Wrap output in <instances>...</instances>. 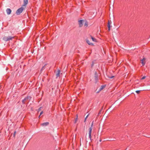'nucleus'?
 <instances>
[{
    "mask_svg": "<svg viewBox=\"0 0 150 150\" xmlns=\"http://www.w3.org/2000/svg\"><path fill=\"white\" fill-rule=\"evenodd\" d=\"M24 9V8L22 6L21 7H20L17 10L16 12V13L17 15H19L23 12Z\"/></svg>",
    "mask_w": 150,
    "mask_h": 150,
    "instance_id": "f257e3e1",
    "label": "nucleus"
},
{
    "mask_svg": "<svg viewBox=\"0 0 150 150\" xmlns=\"http://www.w3.org/2000/svg\"><path fill=\"white\" fill-rule=\"evenodd\" d=\"M13 37L8 36V37L5 36L3 38V40L5 41H8L10 40H12V39L14 38Z\"/></svg>",
    "mask_w": 150,
    "mask_h": 150,
    "instance_id": "f03ea898",
    "label": "nucleus"
},
{
    "mask_svg": "<svg viewBox=\"0 0 150 150\" xmlns=\"http://www.w3.org/2000/svg\"><path fill=\"white\" fill-rule=\"evenodd\" d=\"M93 122H92L91 125V126L89 128V130L88 132V134H89V138L90 140L91 139V132L92 129V127L93 125Z\"/></svg>",
    "mask_w": 150,
    "mask_h": 150,
    "instance_id": "7ed1b4c3",
    "label": "nucleus"
},
{
    "mask_svg": "<svg viewBox=\"0 0 150 150\" xmlns=\"http://www.w3.org/2000/svg\"><path fill=\"white\" fill-rule=\"evenodd\" d=\"M84 21L83 19L79 20L78 21L79 27H81L83 26V23L84 22Z\"/></svg>",
    "mask_w": 150,
    "mask_h": 150,
    "instance_id": "20e7f679",
    "label": "nucleus"
},
{
    "mask_svg": "<svg viewBox=\"0 0 150 150\" xmlns=\"http://www.w3.org/2000/svg\"><path fill=\"white\" fill-rule=\"evenodd\" d=\"M31 98V97L30 96L28 97H26L24 98L23 100H22V102L23 103H25L29 99V100Z\"/></svg>",
    "mask_w": 150,
    "mask_h": 150,
    "instance_id": "39448f33",
    "label": "nucleus"
},
{
    "mask_svg": "<svg viewBox=\"0 0 150 150\" xmlns=\"http://www.w3.org/2000/svg\"><path fill=\"white\" fill-rule=\"evenodd\" d=\"M114 77V76H105V78L107 80H110Z\"/></svg>",
    "mask_w": 150,
    "mask_h": 150,
    "instance_id": "423d86ee",
    "label": "nucleus"
},
{
    "mask_svg": "<svg viewBox=\"0 0 150 150\" xmlns=\"http://www.w3.org/2000/svg\"><path fill=\"white\" fill-rule=\"evenodd\" d=\"M7 13L8 15H10L11 12V10L9 8H8L6 10Z\"/></svg>",
    "mask_w": 150,
    "mask_h": 150,
    "instance_id": "0eeeda50",
    "label": "nucleus"
},
{
    "mask_svg": "<svg viewBox=\"0 0 150 150\" xmlns=\"http://www.w3.org/2000/svg\"><path fill=\"white\" fill-rule=\"evenodd\" d=\"M146 59L145 57H144L142 59H141V63H142V64L143 66L145 64Z\"/></svg>",
    "mask_w": 150,
    "mask_h": 150,
    "instance_id": "6e6552de",
    "label": "nucleus"
},
{
    "mask_svg": "<svg viewBox=\"0 0 150 150\" xmlns=\"http://www.w3.org/2000/svg\"><path fill=\"white\" fill-rule=\"evenodd\" d=\"M28 0H23V5L22 6H25L28 4Z\"/></svg>",
    "mask_w": 150,
    "mask_h": 150,
    "instance_id": "1a4fd4ad",
    "label": "nucleus"
},
{
    "mask_svg": "<svg viewBox=\"0 0 150 150\" xmlns=\"http://www.w3.org/2000/svg\"><path fill=\"white\" fill-rule=\"evenodd\" d=\"M86 42L89 45H93V43L90 42L87 39H86Z\"/></svg>",
    "mask_w": 150,
    "mask_h": 150,
    "instance_id": "9d476101",
    "label": "nucleus"
},
{
    "mask_svg": "<svg viewBox=\"0 0 150 150\" xmlns=\"http://www.w3.org/2000/svg\"><path fill=\"white\" fill-rule=\"evenodd\" d=\"M46 64H45L41 68V69L40 72V74H41V73L42 72V71L45 70V66L46 65Z\"/></svg>",
    "mask_w": 150,
    "mask_h": 150,
    "instance_id": "9b49d317",
    "label": "nucleus"
},
{
    "mask_svg": "<svg viewBox=\"0 0 150 150\" xmlns=\"http://www.w3.org/2000/svg\"><path fill=\"white\" fill-rule=\"evenodd\" d=\"M49 124V123L48 122H46L41 124V125L43 126H46L48 125Z\"/></svg>",
    "mask_w": 150,
    "mask_h": 150,
    "instance_id": "f8f14e48",
    "label": "nucleus"
},
{
    "mask_svg": "<svg viewBox=\"0 0 150 150\" xmlns=\"http://www.w3.org/2000/svg\"><path fill=\"white\" fill-rule=\"evenodd\" d=\"M105 87V85H102L101 86L100 88L99 89L100 91L102 90Z\"/></svg>",
    "mask_w": 150,
    "mask_h": 150,
    "instance_id": "ddd939ff",
    "label": "nucleus"
},
{
    "mask_svg": "<svg viewBox=\"0 0 150 150\" xmlns=\"http://www.w3.org/2000/svg\"><path fill=\"white\" fill-rule=\"evenodd\" d=\"M60 70L59 69L58 70L57 72L56 73V75H60Z\"/></svg>",
    "mask_w": 150,
    "mask_h": 150,
    "instance_id": "4468645a",
    "label": "nucleus"
},
{
    "mask_svg": "<svg viewBox=\"0 0 150 150\" xmlns=\"http://www.w3.org/2000/svg\"><path fill=\"white\" fill-rule=\"evenodd\" d=\"M85 23L84 24V25L85 26H88V22L86 21H84Z\"/></svg>",
    "mask_w": 150,
    "mask_h": 150,
    "instance_id": "2eb2a0df",
    "label": "nucleus"
},
{
    "mask_svg": "<svg viewBox=\"0 0 150 150\" xmlns=\"http://www.w3.org/2000/svg\"><path fill=\"white\" fill-rule=\"evenodd\" d=\"M100 91V90L99 89H97L96 90V93H99Z\"/></svg>",
    "mask_w": 150,
    "mask_h": 150,
    "instance_id": "dca6fc26",
    "label": "nucleus"
},
{
    "mask_svg": "<svg viewBox=\"0 0 150 150\" xmlns=\"http://www.w3.org/2000/svg\"><path fill=\"white\" fill-rule=\"evenodd\" d=\"M108 30L109 31L110 30V25H108Z\"/></svg>",
    "mask_w": 150,
    "mask_h": 150,
    "instance_id": "f3484780",
    "label": "nucleus"
},
{
    "mask_svg": "<svg viewBox=\"0 0 150 150\" xmlns=\"http://www.w3.org/2000/svg\"><path fill=\"white\" fill-rule=\"evenodd\" d=\"M93 64H94V61H93L92 62V64H91V67H93Z\"/></svg>",
    "mask_w": 150,
    "mask_h": 150,
    "instance_id": "a211bd4d",
    "label": "nucleus"
},
{
    "mask_svg": "<svg viewBox=\"0 0 150 150\" xmlns=\"http://www.w3.org/2000/svg\"><path fill=\"white\" fill-rule=\"evenodd\" d=\"M146 76H144L141 79H143L146 78Z\"/></svg>",
    "mask_w": 150,
    "mask_h": 150,
    "instance_id": "6ab92c4d",
    "label": "nucleus"
},
{
    "mask_svg": "<svg viewBox=\"0 0 150 150\" xmlns=\"http://www.w3.org/2000/svg\"><path fill=\"white\" fill-rule=\"evenodd\" d=\"M140 91H136V92L137 93H139L140 92Z\"/></svg>",
    "mask_w": 150,
    "mask_h": 150,
    "instance_id": "aec40b11",
    "label": "nucleus"
},
{
    "mask_svg": "<svg viewBox=\"0 0 150 150\" xmlns=\"http://www.w3.org/2000/svg\"><path fill=\"white\" fill-rule=\"evenodd\" d=\"M16 131H15L14 133V134H13V137H15V135H16Z\"/></svg>",
    "mask_w": 150,
    "mask_h": 150,
    "instance_id": "412c9836",
    "label": "nucleus"
},
{
    "mask_svg": "<svg viewBox=\"0 0 150 150\" xmlns=\"http://www.w3.org/2000/svg\"><path fill=\"white\" fill-rule=\"evenodd\" d=\"M95 80L96 82H97L98 81V79L97 78H96L95 79Z\"/></svg>",
    "mask_w": 150,
    "mask_h": 150,
    "instance_id": "4be33fe9",
    "label": "nucleus"
},
{
    "mask_svg": "<svg viewBox=\"0 0 150 150\" xmlns=\"http://www.w3.org/2000/svg\"><path fill=\"white\" fill-rule=\"evenodd\" d=\"M91 37L92 40L94 41V37L92 36H91Z\"/></svg>",
    "mask_w": 150,
    "mask_h": 150,
    "instance_id": "5701e85b",
    "label": "nucleus"
},
{
    "mask_svg": "<svg viewBox=\"0 0 150 150\" xmlns=\"http://www.w3.org/2000/svg\"><path fill=\"white\" fill-rule=\"evenodd\" d=\"M111 23H110V21H109L108 23V25H110Z\"/></svg>",
    "mask_w": 150,
    "mask_h": 150,
    "instance_id": "b1692460",
    "label": "nucleus"
},
{
    "mask_svg": "<svg viewBox=\"0 0 150 150\" xmlns=\"http://www.w3.org/2000/svg\"><path fill=\"white\" fill-rule=\"evenodd\" d=\"M41 107L40 108H39V109L38 110V112H39L41 110Z\"/></svg>",
    "mask_w": 150,
    "mask_h": 150,
    "instance_id": "393cba45",
    "label": "nucleus"
},
{
    "mask_svg": "<svg viewBox=\"0 0 150 150\" xmlns=\"http://www.w3.org/2000/svg\"><path fill=\"white\" fill-rule=\"evenodd\" d=\"M88 115L86 117L85 119V121H84V122H85L86 121V118L88 117Z\"/></svg>",
    "mask_w": 150,
    "mask_h": 150,
    "instance_id": "a878e982",
    "label": "nucleus"
},
{
    "mask_svg": "<svg viewBox=\"0 0 150 150\" xmlns=\"http://www.w3.org/2000/svg\"><path fill=\"white\" fill-rule=\"evenodd\" d=\"M43 113V111H42L40 113V115H41Z\"/></svg>",
    "mask_w": 150,
    "mask_h": 150,
    "instance_id": "bb28decb",
    "label": "nucleus"
},
{
    "mask_svg": "<svg viewBox=\"0 0 150 150\" xmlns=\"http://www.w3.org/2000/svg\"><path fill=\"white\" fill-rule=\"evenodd\" d=\"M77 116L76 118V119L75 120V123L76 122V121H77Z\"/></svg>",
    "mask_w": 150,
    "mask_h": 150,
    "instance_id": "cd10ccee",
    "label": "nucleus"
},
{
    "mask_svg": "<svg viewBox=\"0 0 150 150\" xmlns=\"http://www.w3.org/2000/svg\"><path fill=\"white\" fill-rule=\"evenodd\" d=\"M94 42H96V40L95 39H94Z\"/></svg>",
    "mask_w": 150,
    "mask_h": 150,
    "instance_id": "c85d7f7f",
    "label": "nucleus"
},
{
    "mask_svg": "<svg viewBox=\"0 0 150 150\" xmlns=\"http://www.w3.org/2000/svg\"><path fill=\"white\" fill-rule=\"evenodd\" d=\"M95 74L96 75V74H97L96 72V73H95Z\"/></svg>",
    "mask_w": 150,
    "mask_h": 150,
    "instance_id": "c756f323",
    "label": "nucleus"
},
{
    "mask_svg": "<svg viewBox=\"0 0 150 150\" xmlns=\"http://www.w3.org/2000/svg\"><path fill=\"white\" fill-rule=\"evenodd\" d=\"M40 115H39V117H40Z\"/></svg>",
    "mask_w": 150,
    "mask_h": 150,
    "instance_id": "7c9ffc66",
    "label": "nucleus"
},
{
    "mask_svg": "<svg viewBox=\"0 0 150 150\" xmlns=\"http://www.w3.org/2000/svg\"><path fill=\"white\" fill-rule=\"evenodd\" d=\"M56 150H57V149Z\"/></svg>",
    "mask_w": 150,
    "mask_h": 150,
    "instance_id": "2f4dec72",
    "label": "nucleus"
}]
</instances>
